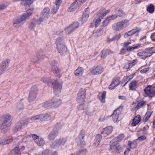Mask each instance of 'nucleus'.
<instances>
[{
    "mask_svg": "<svg viewBox=\"0 0 155 155\" xmlns=\"http://www.w3.org/2000/svg\"><path fill=\"white\" fill-rule=\"evenodd\" d=\"M33 10V8L29 9V10L27 11L25 13L21 18H14L12 21L14 27L17 28L19 24L25 22L26 20L28 19L29 16L32 15Z\"/></svg>",
    "mask_w": 155,
    "mask_h": 155,
    "instance_id": "f257e3e1",
    "label": "nucleus"
},
{
    "mask_svg": "<svg viewBox=\"0 0 155 155\" xmlns=\"http://www.w3.org/2000/svg\"><path fill=\"white\" fill-rule=\"evenodd\" d=\"M129 25V21L124 19L119 22L114 23L112 25V29L114 31H120L126 28Z\"/></svg>",
    "mask_w": 155,
    "mask_h": 155,
    "instance_id": "f03ea898",
    "label": "nucleus"
},
{
    "mask_svg": "<svg viewBox=\"0 0 155 155\" xmlns=\"http://www.w3.org/2000/svg\"><path fill=\"white\" fill-rule=\"evenodd\" d=\"M56 47L57 51L61 55L65 54L67 48L65 45L63 39L60 38H58L56 40Z\"/></svg>",
    "mask_w": 155,
    "mask_h": 155,
    "instance_id": "7ed1b4c3",
    "label": "nucleus"
},
{
    "mask_svg": "<svg viewBox=\"0 0 155 155\" xmlns=\"http://www.w3.org/2000/svg\"><path fill=\"white\" fill-rule=\"evenodd\" d=\"M58 62L56 61H53L51 64V70L55 77L60 78L61 74L60 69L57 66Z\"/></svg>",
    "mask_w": 155,
    "mask_h": 155,
    "instance_id": "20e7f679",
    "label": "nucleus"
},
{
    "mask_svg": "<svg viewBox=\"0 0 155 155\" xmlns=\"http://www.w3.org/2000/svg\"><path fill=\"white\" fill-rule=\"evenodd\" d=\"M38 91V87L36 85L31 87L30 90L28 100L29 102H31L36 99Z\"/></svg>",
    "mask_w": 155,
    "mask_h": 155,
    "instance_id": "39448f33",
    "label": "nucleus"
},
{
    "mask_svg": "<svg viewBox=\"0 0 155 155\" xmlns=\"http://www.w3.org/2000/svg\"><path fill=\"white\" fill-rule=\"evenodd\" d=\"M117 138L115 137L110 142V148L109 150L111 152H117L121 150L120 146L117 145Z\"/></svg>",
    "mask_w": 155,
    "mask_h": 155,
    "instance_id": "423d86ee",
    "label": "nucleus"
},
{
    "mask_svg": "<svg viewBox=\"0 0 155 155\" xmlns=\"http://www.w3.org/2000/svg\"><path fill=\"white\" fill-rule=\"evenodd\" d=\"M85 0H75L71 5L68 8V11L69 12L74 11L81 4L84 3Z\"/></svg>",
    "mask_w": 155,
    "mask_h": 155,
    "instance_id": "0eeeda50",
    "label": "nucleus"
},
{
    "mask_svg": "<svg viewBox=\"0 0 155 155\" xmlns=\"http://www.w3.org/2000/svg\"><path fill=\"white\" fill-rule=\"evenodd\" d=\"M146 96L149 97H153L155 96V86L152 87L150 85H148L144 90Z\"/></svg>",
    "mask_w": 155,
    "mask_h": 155,
    "instance_id": "6e6552de",
    "label": "nucleus"
},
{
    "mask_svg": "<svg viewBox=\"0 0 155 155\" xmlns=\"http://www.w3.org/2000/svg\"><path fill=\"white\" fill-rule=\"evenodd\" d=\"M2 118L3 121L1 126V127L2 129H5L8 127L9 122V121L11 118V116L9 114H6L3 115L2 117Z\"/></svg>",
    "mask_w": 155,
    "mask_h": 155,
    "instance_id": "1a4fd4ad",
    "label": "nucleus"
},
{
    "mask_svg": "<svg viewBox=\"0 0 155 155\" xmlns=\"http://www.w3.org/2000/svg\"><path fill=\"white\" fill-rule=\"evenodd\" d=\"M10 62V59L7 58L4 59L0 64V75L5 72L6 68L8 67Z\"/></svg>",
    "mask_w": 155,
    "mask_h": 155,
    "instance_id": "9d476101",
    "label": "nucleus"
},
{
    "mask_svg": "<svg viewBox=\"0 0 155 155\" xmlns=\"http://www.w3.org/2000/svg\"><path fill=\"white\" fill-rule=\"evenodd\" d=\"M63 82L59 83L58 81L56 80H54L52 83V84L53 85V89L54 91L57 94H58L61 92Z\"/></svg>",
    "mask_w": 155,
    "mask_h": 155,
    "instance_id": "9b49d317",
    "label": "nucleus"
},
{
    "mask_svg": "<svg viewBox=\"0 0 155 155\" xmlns=\"http://www.w3.org/2000/svg\"><path fill=\"white\" fill-rule=\"evenodd\" d=\"M86 91L81 89L77 95V101L78 103H82L84 101L85 99Z\"/></svg>",
    "mask_w": 155,
    "mask_h": 155,
    "instance_id": "f8f14e48",
    "label": "nucleus"
},
{
    "mask_svg": "<svg viewBox=\"0 0 155 155\" xmlns=\"http://www.w3.org/2000/svg\"><path fill=\"white\" fill-rule=\"evenodd\" d=\"M85 136V132L83 130L81 131L78 137L76 139L77 142L81 145H83L85 144V142L84 140V137Z\"/></svg>",
    "mask_w": 155,
    "mask_h": 155,
    "instance_id": "ddd939ff",
    "label": "nucleus"
},
{
    "mask_svg": "<svg viewBox=\"0 0 155 155\" xmlns=\"http://www.w3.org/2000/svg\"><path fill=\"white\" fill-rule=\"evenodd\" d=\"M91 74H98L101 73L103 71V68L101 66H94L89 70Z\"/></svg>",
    "mask_w": 155,
    "mask_h": 155,
    "instance_id": "4468645a",
    "label": "nucleus"
},
{
    "mask_svg": "<svg viewBox=\"0 0 155 155\" xmlns=\"http://www.w3.org/2000/svg\"><path fill=\"white\" fill-rule=\"evenodd\" d=\"M79 26V23L78 22H74L70 26L68 27L65 29V30L69 34H70L73 32L75 29L77 28Z\"/></svg>",
    "mask_w": 155,
    "mask_h": 155,
    "instance_id": "2eb2a0df",
    "label": "nucleus"
},
{
    "mask_svg": "<svg viewBox=\"0 0 155 155\" xmlns=\"http://www.w3.org/2000/svg\"><path fill=\"white\" fill-rule=\"evenodd\" d=\"M146 104V102L145 101H141L138 103L137 105L133 104L131 107V110L132 111H137L138 109L145 106Z\"/></svg>",
    "mask_w": 155,
    "mask_h": 155,
    "instance_id": "dca6fc26",
    "label": "nucleus"
},
{
    "mask_svg": "<svg viewBox=\"0 0 155 155\" xmlns=\"http://www.w3.org/2000/svg\"><path fill=\"white\" fill-rule=\"evenodd\" d=\"M50 100L52 107H57L60 106L62 102V100L58 98H53Z\"/></svg>",
    "mask_w": 155,
    "mask_h": 155,
    "instance_id": "f3484780",
    "label": "nucleus"
},
{
    "mask_svg": "<svg viewBox=\"0 0 155 155\" xmlns=\"http://www.w3.org/2000/svg\"><path fill=\"white\" fill-rule=\"evenodd\" d=\"M120 77L115 78L109 86L108 88L110 89H112L114 87L118 85L120 83Z\"/></svg>",
    "mask_w": 155,
    "mask_h": 155,
    "instance_id": "a211bd4d",
    "label": "nucleus"
},
{
    "mask_svg": "<svg viewBox=\"0 0 155 155\" xmlns=\"http://www.w3.org/2000/svg\"><path fill=\"white\" fill-rule=\"evenodd\" d=\"M112 130V127L111 126H108L104 129L101 134L104 137H106L111 133Z\"/></svg>",
    "mask_w": 155,
    "mask_h": 155,
    "instance_id": "6ab92c4d",
    "label": "nucleus"
},
{
    "mask_svg": "<svg viewBox=\"0 0 155 155\" xmlns=\"http://www.w3.org/2000/svg\"><path fill=\"white\" fill-rule=\"evenodd\" d=\"M58 134V131L54 129L51 131L48 135V139L50 140L54 139Z\"/></svg>",
    "mask_w": 155,
    "mask_h": 155,
    "instance_id": "aec40b11",
    "label": "nucleus"
},
{
    "mask_svg": "<svg viewBox=\"0 0 155 155\" xmlns=\"http://www.w3.org/2000/svg\"><path fill=\"white\" fill-rule=\"evenodd\" d=\"M139 31L137 29H133L127 32L124 35V37L127 38L129 36H131L136 34L137 36L139 35Z\"/></svg>",
    "mask_w": 155,
    "mask_h": 155,
    "instance_id": "412c9836",
    "label": "nucleus"
},
{
    "mask_svg": "<svg viewBox=\"0 0 155 155\" xmlns=\"http://www.w3.org/2000/svg\"><path fill=\"white\" fill-rule=\"evenodd\" d=\"M141 117L140 115H138L135 116L133 119L131 125L132 126H135L141 120Z\"/></svg>",
    "mask_w": 155,
    "mask_h": 155,
    "instance_id": "4be33fe9",
    "label": "nucleus"
},
{
    "mask_svg": "<svg viewBox=\"0 0 155 155\" xmlns=\"http://www.w3.org/2000/svg\"><path fill=\"white\" fill-rule=\"evenodd\" d=\"M115 13H116V15L122 18H124L126 15L125 13L121 9L119 8H116L114 11Z\"/></svg>",
    "mask_w": 155,
    "mask_h": 155,
    "instance_id": "5701e85b",
    "label": "nucleus"
},
{
    "mask_svg": "<svg viewBox=\"0 0 155 155\" xmlns=\"http://www.w3.org/2000/svg\"><path fill=\"white\" fill-rule=\"evenodd\" d=\"M43 58V55L41 52H38L36 55L32 59V61L35 63L40 60Z\"/></svg>",
    "mask_w": 155,
    "mask_h": 155,
    "instance_id": "b1692460",
    "label": "nucleus"
},
{
    "mask_svg": "<svg viewBox=\"0 0 155 155\" xmlns=\"http://www.w3.org/2000/svg\"><path fill=\"white\" fill-rule=\"evenodd\" d=\"M1 140L2 141V144H8L13 141V138L12 137H8L7 138L1 137Z\"/></svg>",
    "mask_w": 155,
    "mask_h": 155,
    "instance_id": "393cba45",
    "label": "nucleus"
},
{
    "mask_svg": "<svg viewBox=\"0 0 155 155\" xmlns=\"http://www.w3.org/2000/svg\"><path fill=\"white\" fill-rule=\"evenodd\" d=\"M138 82L134 81L131 82L129 84V89L132 91H134L137 87Z\"/></svg>",
    "mask_w": 155,
    "mask_h": 155,
    "instance_id": "a878e982",
    "label": "nucleus"
},
{
    "mask_svg": "<svg viewBox=\"0 0 155 155\" xmlns=\"http://www.w3.org/2000/svg\"><path fill=\"white\" fill-rule=\"evenodd\" d=\"M113 53V51L110 50L104 49L102 51L101 53V57L102 58H104L107 55Z\"/></svg>",
    "mask_w": 155,
    "mask_h": 155,
    "instance_id": "bb28decb",
    "label": "nucleus"
},
{
    "mask_svg": "<svg viewBox=\"0 0 155 155\" xmlns=\"http://www.w3.org/2000/svg\"><path fill=\"white\" fill-rule=\"evenodd\" d=\"M121 108L122 109L123 107L120 106L118 108H117V110H115L114 112L113 113L112 115L113 120L114 122H116L119 117V114H117L116 110H118L119 108Z\"/></svg>",
    "mask_w": 155,
    "mask_h": 155,
    "instance_id": "cd10ccee",
    "label": "nucleus"
},
{
    "mask_svg": "<svg viewBox=\"0 0 155 155\" xmlns=\"http://www.w3.org/2000/svg\"><path fill=\"white\" fill-rule=\"evenodd\" d=\"M10 154L12 155H15L17 154L18 155H20L21 152L20 149H19L18 147H17L13 149L9 153Z\"/></svg>",
    "mask_w": 155,
    "mask_h": 155,
    "instance_id": "c85d7f7f",
    "label": "nucleus"
},
{
    "mask_svg": "<svg viewBox=\"0 0 155 155\" xmlns=\"http://www.w3.org/2000/svg\"><path fill=\"white\" fill-rule=\"evenodd\" d=\"M89 11L88 8H86L85 9V11L83 13L81 20L82 21H84L89 17Z\"/></svg>",
    "mask_w": 155,
    "mask_h": 155,
    "instance_id": "c756f323",
    "label": "nucleus"
},
{
    "mask_svg": "<svg viewBox=\"0 0 155 155\" xmlns=\"http://www.w3.org/2000/svg\"><path fill=\"white\" fill-rule=\"evenodd\" d=\"M133 77L134 76L131 78H128V76H126L124 77L121 83V86L123 87L125 86Z\"/></svg>",
    "mask_w": 155,
    "mask_h": 155,
    "instance_id": "7c9ffc66",
    "label": "nucleus"
},
{
    "mask_svg": "<svg viewBox=\"0 0 155 155\" xmlns=\"http://www.w3.org/2000/svg\"><path fill=\"white\" fill-rule=\"evenodd\" d=\"M56 141L60 147L64 145L67 141V140L65 138H61L56 140Z\"/></svg>",
    "mask_w": 155,
    "mask_h": 155,
    "instance_id": "2f4dec72",
    "label": "nucleus"
},
{
    "mask_svg": "<svg viewBox=\"0 0 155 155\" xmlns=\"http://www.w3.org/2000/svg\"><path fill=\"white\" fill-rule=\"evenodd\" d=\"M83 69L81 67H78L74 71V74L77 76H79L82 75L83 74Z\"/></svg>",
    "mask_w": 155,
    "mask_h": 155,
    "instance_id": "473e14b6",
    "label": "nucleus"
},
{
    "mask_svg": "<svg viewBox=\"0 0 155 155\" xmlns=\"http://www.w3.org/2000/svg\"><path fill=\"white\" fill-rule=\"evenodd\" d=\"M136 139L134 140L133 141H128V145L130 148H134L137 147L138 143L137 142Z\"/></svg>",
    "mask_w": 155,
    "mask_h": 155,
    "instance_id": "72a5a7b5",
    "label": "nucleus"
},
{
    "mask_svg": "<svg viewBox=\"0 0 155 155\" xmlns=\"http://www.w3.org/2000/svg\"><path fill=\"white\" fill-rule=\"evenodd\" d=\"M153 112L150 111H147L143 119V122H147L150 117L151 116V115L152 114Z\"/></svg>",
    "mask_w": 155,
    "mask_h": 155,
    "instance_id": "f704fd0d",
    "label": "nucleus"
},
{
    "mask_svg": "<svg viewBox=\"0 0 155 155\" xmlns=\"http://www.w3.org/2000/svg\"><path fill=\"white\" fill-rule=\"evenodd\" d=\"M106 91H104L102 93H99V99L101 102L104 103L105 102V98L106 96Z\"/></svg>",
    "mask_w": 155,
    "mask_h": 155,
    "instance_id": "c9c22d12",
    "label": "nucleus"
},
{
    "mask_svg": "<svg viewBox=\"0 0 155 155\" xmlns=\"http://www.w3.org/2000/svg\"><path fill=\"white\" fill-rule=\"evenodd\" d=\"M50 13V9L48 8H46L43 9L42 15L44 18H48Z\"/></svg>",
    "mask_w": 155,
    "mask_h": 155,
    "instance_id": "e433bc0d",
    "label": "nucleus"
},
{
    "mask_svg": "<svg viewBox=\"0 0 155 155\" xmlns=\"http://www.w3.org/2000/svg\"><path fill=\"white\" fill-rule=\"evenodd\" d=\"M141 45L140 44H138L134 45L132 47L129 46V48H127L126 50L128 51H133L134 49H137L140 47L141 46Z\"/></svg>",
    "mask_w": 155,
    "mask_h": 155,
    "instance_id": "4c0bfd02",
    "label": "nucleus"
},
{
    "mask_svg": "<svg viewBox=\"0 0 155 155\" xmlns=\"http://www.w3.org/2000/svg\"><path fill=\"white\" fill-rule=\"evenodd\" d=\"M155 8L154 5L152 4H150L147 7V10L149 13H152L154 12Z\"/></svg>",
    "mask_w": 155,
    "mask_h": 155,
    "instance_id": "58836bf2",
    "label": "nucleus"
},
{
    "mask_svg": "<svg viewBox=\"0 0 155 155\" xmlns=\"http://www.w3.org/2000/svg\"><path fill=\"white\" fill-rule=\"evenodd\" d=\"M97 16L98 17L96 19L95 22V26L96 27H97L98 26L101 21V19H102L103 18V15H102V16H101V15H100V13H98L97 14Z\"/></svg>",
    "mask_w": 155,
    "mask_h": 155,
    "instance_id": "ea45409f",
    "label": "nucleus"
},
{
    "mask_svg": "<svg viewBox=\"0 0 155 155\" xmlns=\"http://www.w3.org/2000/svg\"><path fill=\"white\" fill-rule=\"evenodd\" d=\"M36 143L39 146H43L45 143V142L44 140L41 138L38 139L37 141H36Z\"/></svg>",
    "mask_w": 155,
    "mask_h": 155,
    "instance_id": "a19ab883",
    "label": "nucleus"
},
{
    "mask_svg": "<svg viewBox=\"0 0 155 155\" xmlns=\"http://www.w3.org/2000/svg\"><path fill=\"white\" fill-rule=\"evenodd\" d=\"M102 136L100 134H97L96 137L95 144L96 146H97L102 139Z\"/></svg>",
    "mask_w": 155,
    "mask_h": 155,
    "instance_id": "79ce46f5",
    "label": "nucleus"
},
{
    "mask_svg": "<svg viewBox=\"0 0 155 155\" xmlns=\"http://www.w3.org/2000/svg\"><path fill=\"white\" fill-rule=\"evenodd\" d=\"M50 147L51 148L56 149L59 147L56 141L52 142L50 145Z\"/></svg>",
    "mask_w": 155,
    "mask_h": 155,
    "instance_id": "37998d69",
    "label": "nucleus"
},
{
    "mask_svg": "<svg viewBox=\"0 0 155 155\" xmlns=\"http://www.w3.org/2000/svg\"><path fill=\"white\" fill-rule=\"evenodd\" d=\"M16 106L17 109L18 110H20L24 108L23 103L21 102V100L19 103H17Z\"/></svg>",
    "mask_w": 155,
    "mask_h": 155,
    "instance_id": "c03bdc74",
    "label": "nucleus"
},
{
    "mask_svg": "<svg viewBox=\"0 0 155 155\" xmlns=\"http://www.w3.org/2000/svg\"><path fill=\"white\" fill-rule=\"evenodd\" d=\"M41 80L43 83H46L48 84V85L50 86L51 85V81L50 79L49 78L44 77L42 78Z\"/></svg>",
    "mask_w": 155,
    "mask_h": 155,
    "instance_id": "a18cd8bd",
    "label": "nucleus"
},
{
    "mask_svg": "<svg viewBox=\"0 0 155 155\" xmlns=\"http://www.w3.org/2000/svg\"><path fill=\"white\" fill-rule=\"evenodd\" d=\"M43 106L45 108H49L50 107H52L50 100L44 103Z\"/></svg>",
    "mask_w": 155,
    "mask_h": 155,
    "instance_id": "49530a36",
    "label": "nucleus"
},
{
    "mask_svg": "<svg viewBox=\"0 0 155 155\" xmlns=\"http://www.w3.org/2000/svg\"><path fill=\"white\" fill-rule=\"evenodd\" d=\"M87 151L86 149H84L79 150L78 153L77 154V155H84L86 154L87 153Z\"/></svg>",
    "mask_w": 155,
    "mask_h": 155,
    "instance_id": "de8ad7c7",
    "label": "nucleus"
},
{
    "mask_svg": "<svg viewBox=\"0 0 155 155\" xmlns=\"http://www.w3.org/2000/svg\"><path fill=\"white\" fill-rule=\"evenodd\" d=\"M21 5L25 6H29V5L32 4V3L30 1V0H23L21 3Z\"/></svg>",
    "mask_w": 155,
    "mask_h": 155,
    "instance_id": "09e8293b",
    "label": "nucleus"
},
{
    "mask_svg": "<svg viewBox=\"0 0 155 155\" xmlns=\"http://www.w3.org/2000/svg\"><path fill=\"white\" fill-rule=\"evenodd\" d=\"M150 56L153 53L155 52V48L151 47L148 48L147 50Z\"/></svg>",
    "mask_w": 155,
    "mask_h": 155,
    "instance_id": "8fccbe9b",
    "label": "nucleus"
},
{
    "mask_svg": "<svg viewBox=\"0 0 155 155\" xmlns=\"http://www.w3.org/2000/svg\"><path fill=\"white\" fill-rule=\"evenodd\" d=\"M137 62V60H133L130 61V62L128 63V68H131L133 66L136 64Z\"/></svg>",
    "mask_w": 155,
    "mask_h": 155,
    "instance_id": "3c124183",
    "label": "nucleus"
},
{
    "mask_svg": "<svg viewBox=\"0 0 155 155\" xmlns=\"http://www.w3.org/2000/svg\"><path fill=\"white\" fill-rule=\"evenodd\" d=\"M59 7V6L55 5L53 7L51 11L52 13L53 14L56 13Z\"/></svg>",
    "mask_w": 155,
    "mask_h": 155,
    "instance_id": "603ef678",
    "label": "nucleus"
},
{
    "mask_svg": "<svg viewBox=\"0 0 155 155\" xmlns=\"http://www.w3.org/2000/svg\"><path fill=\"white\" fill-rule=\"evenodd\" d=\"M28 122L27 121H23L21 122L18 123V126H20V127H21V128L23 126H27L28 124Z\"/></svg>",
    "mask_w": 155,
    "mask_h": 155,
    "instance_id": "864d4df0",
    "label": "nucleus"
},
{
    "mask_svg": "<svg viewBox=\"0 0 155 155\" xmlns=\"http://www.w3.org/2000/svg\"><path fill=\"white\" fill-rule=\"evenodd\" d=\"M37 23L36 21H35V20L32 21L31 23L29 25V28L31 30L34 27L35 25H36Z\"/></svg>",
    "mask_w": 155,
    "mask_h": 155,
    "instance_id": "5fc2aeb1",
    "label": "nucleus"
},
{
    "mask_svg": "<svg viewBox=\"0 0 155 155\" xmlns=\"http://www.w3.org/2000/svg\"><path fill=\"white\" fill-rule=\"evenodd\" d=\"M44 118L43 120H48L51 118V116L48 114H43Z\"/></svg>",
    "mask_w": 155,
    "mask_h": 155,
    "instance_id": "6e6d98bb",
    "label": "nucleus"
},
{
    "mask_svg": "<svg viewBox=\"0 0 155 155\" xmlns=\"http://www.w3.org/2000/svg\"><path fill=\"white\" fill-rule=\"evenodd\" d=\"M108 117H109V116H105L101 115L99 119V121L100 122H103L106 120Z\"/></svg>",
    "mask_w": 155,
    "mask_h": 155,
    "instance_id": "4d7b16f0",
    "label": "nucleus"
},
{
    "mask_svg": "<svg viewBox=\"0 0 155 155\" xmlns=\"http://www.w3.org/2000/svg\"><path fill=\"white\" fill-rule=\"evenodd\" d=\"M44 16L42 15L41 17H40L39 19L38 20H35V21H36V23L37 25H40L41 24V22H42L44 20Z\"/></svg>",
    "mask_w": 155,
    "mask_h": 155,
    "instance_id": "13d9d810",
    "label": "nucleus"
},
{
    "mask_svg": "<svg viewBox=\"0 0 155 155\" xmlns=\"http://www.w3.org/2000/svg\"><path fill=\"white\" fill-rule=\"evenodd\" d=\"M121 37V36L120 35H115L114 37L112 39H109V40H108V41H110L111 42L113 40H114L116 39H120Z\"/></svg>",
    "mask_w": 155,
    "mask_h": 155,
    "instance_id": "bf43d9fd",
    "label": "nucleus"
},
{
    "mask_svg": "<svg viewBox=\"0 0 155 155\" xmlns=\"http://www.w3.org/2000/svg\"><path fill=\"white\" fill-rule=\"evenodd\" d=\"M109 21L108 19L107 18L106 19L102 22V26L103 27H105L109 23Z\"/></svg>",
    "mask_w": 155,
    "mask_h": 155,
    "instance_id": "052dcab7",
    "label": "nucleus"
},
{
    "mask_svg": "<svg viewBox=\"0 0 155 155\" xmlns=\"http://www.w3.org/2000/svg\"><path fill=\"white\" fill-rule=\"evenodd\" d=\"M117 17V15H113L107 17L108 20L110 21L111 20H113L115 19Z\"/></svg>",
    "mask_w": 155,
    "mask_h": 155,
    "instance_id": "680f3d73",
    "label": "nucleus"
},
{
    "mask_svg": "<svg viewBox=\"0 0 155 155\" xmlns=\"http://www.w3.org/2000/svg\"><path fill=\"white\" fill-rule=\"evenodd\" d=\"M131 42L130 41H127L124 43H122L123 45V48H126L127 49V48H129L128 45H130L131 44Z\"/></svg>",
    "mask_w": 155,
    "mask_h": 155,
    "instance_id": "e2e57ef3",
    "label": "nucleus"
},
{
    "mask_svg": "<svg viewBox=\"0 0 155 155\" xmlns=\"http://www.w3.org/2000/svg\"><path fill=\"white\" fill-rule=\"evenodd\" d=\"M124 137V135L123 134H121L118 135L117 137H115L117 138V140L118 141H120L122 140Z\"/></svg>",
    "mask_w": 155,
    "mask_h": 155,
    "instance_id": "0e129e2a",
    "label": "nucleus"
},
{
    "mask_svg": "<svg viewBox=\"0 0 155 155\" xmlns=\"http://www.w3.org/2000/svg\"><path fill=\"white\" fill-rule=\"evenodd\" d=\"M146 139V137L142 135L138 137V138L136 139L137 141H138L139 142L143 141L145 140Z\"/></svg>",
    "mask_w": 155,
    "mask_h": 155,
    "instance_id": "69168bd1",
    "label": "nucleus"
},
{
    "mask_svg": "<svg viewBox=\"0 0 155 155\" xmlns=\"http://www.w3.org/2000/svg\"><path fill=\"white\" fill-rule=\"evenodd\" d=\"M8 4L7 2L4 4H0V10H2L4 9L7 6Z\"/></svg>",
    "mask_w": 155,
    "mask_h": 155,
    "instance_id": "338daca9",
    "label": "nucleus"
},
{
    "mask_svg": "<svg viewBox=\"0 0 155 155\" xmlns=\"http://www.w3.org/2000/svg\"><path fill=\"white\" fill-rule=\"evenodd\" d=\"M137 55L141 58H145L144 51L138 52L137 54Z\"/></svg>",
    "mask_w": 155,
    "mask_h": 155,
    "instance_id": "774afa93",
    "label": "nucleus"
}]
</instances>
